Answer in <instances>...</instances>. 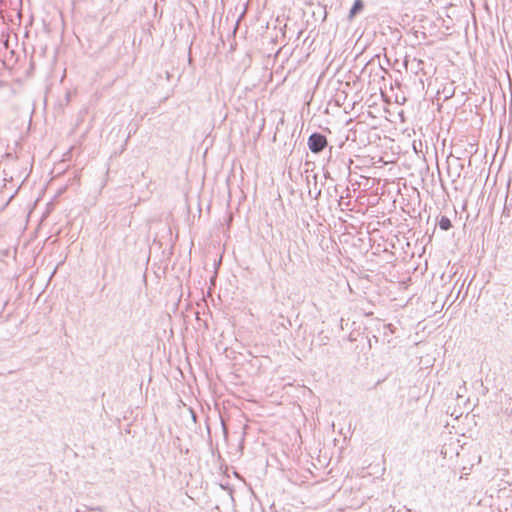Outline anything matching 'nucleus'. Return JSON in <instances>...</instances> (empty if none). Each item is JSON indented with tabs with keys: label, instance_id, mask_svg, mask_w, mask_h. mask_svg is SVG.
<instances>
[{
	"label": "nucleus",
	"instance_id": "f257e3e1",
	"mask_svg": "<svg viewBox=\"0 0 512 512\" xmlns=\"http://www.w3.org/2000/svg\"><path fill=\"white\" fill-rule=\"evenodd\" d=\"M308 146L313 153H319L327 146V139L322 134L314 133L308 139Z\"/></svg>",
	"mask_w": 512,
	"mask_h": 512
},
{
	"label": "nucleus",
	"instance_id": "f03ea898",
	"mask_svg": "<svg viewBox=\"0 0 512 512\" xmlns=\"http://www.w3.org/2000/svg\"><path fill=\"white\" fill-rule=\"evenodd\" d=\"M363 7H364L363 1L356 0L350 10L349 18L353 19L359 12H361L363 10Z\"/></svg>",
	"mask_w": 512,
	"mask_h": 512
},
{
	"label": "nucleus",
	"instance_id": "7ed1b4c3",
	"mask_svg": "<svg viewBox=\"0 0 512 512\" xmlns=\"http://www.w3.org/2000/svg\"><path fill=\"white\" fill-rule=\"evenodd\" d=\"M439 226L442 230H448L452 227V224L449 218L442 217L439 221Z\"/></svg>",
	"mask_w": 512,
	"mask_h": 512
}]
</instances>
